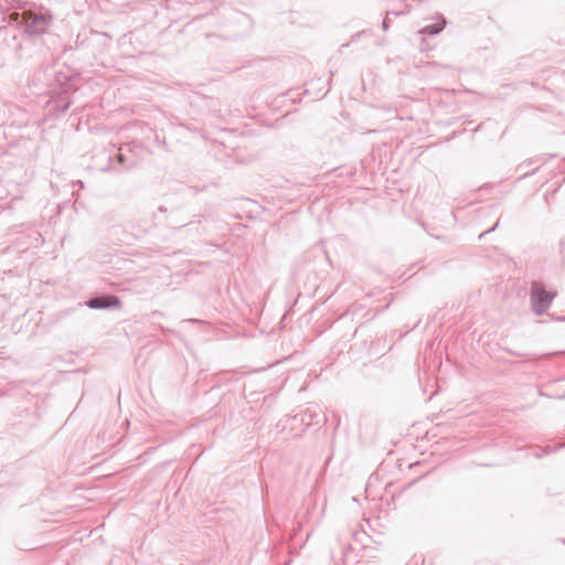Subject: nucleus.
I'll return each mask as SVG.
<instances>
[{
  "label": "nucleus",
  "mask_w": 565,
  "mask_h": 565,
  "mask_svg": "<svg viewBox=\"0 0 565 565\" xmlns=\"http://www.w3.org/2000/svg\"><path fill=\"white\" fill-rule=\"evenodd\" d=\"M51 17L43 13L28 12L24 14L23 22L25 30L30 34H42L46 31Z\"/></svg>",
  "instance_id": "f03ea898"
},
{
  "label": "nucleus",
  "mask_w": 565,
  "mask_h": 565,
  "mask_svg": "<svg viewBox=\"0 0 565 565\" xmlns=\"http://www.w3.org/2000/svg\"><path fill=\"white\" fill-rule=\"evenodd\" d=\"M109 170H110L109 166L103 169V171H109Z\"/></svg>",
  "instance_id": "6e6552de"
},
{
  "label": "nucleus",
  "mask_w": 565,
  "mask_h": 565,
  "mask_svg": "<svg viewBox=\"0 0 565 565\" xmlns=\"http://www.w3.org/2000/svg\"><path fill=\"white\" fill-rule=\"evenodd\" d=\"M498 224H499V222H497V223H495V225H494L493 227H491L490 230L484 231L483 233H481V234L479 235V238H481V237H482L483 235H486L487 233H489V232H491V231H494V228L498 226Z\"/></svg>",
  "instance_id": "39448f33"
},
{
  "label": "nucleus",
  "mask_w": 565,
  "mask_h": 565,
  "mask_svg": "<svg viewBox=\"0 0 565 565\" xmlns=\"http://www.w3.org/2000/svg\"><path fill=\"white\" fill-rule=\"evenodd\" d=\"M556 294L547 291L540 281H533L531 286V306L536 316H542L550 308Z\"/></svg>",
  "instance_id": "f257e3e1"
},
{
  "label": "nucleus",
  "mask_w": 565,
  "mask_h": 565,
  "mask_svg": "<svg viewBox=\"0 0 565 565\" xmlns=\"http://www.w3.org/2000/svg\"><path fill=\"white\" fill-rule=\"evenodd\" d=\"M116 160H117L119 163H124V162H125V156H124V154H121V153H119V154H117Z\"/></svg>",
  "instance_id": "423d86ee"
},
{
  "label": "nucleus",
  "mask_w": 565,
  "mask_h": 565,
  "mask_svg": "<svg viewBox=\"0 0 565 565\" xmlns=\"http://www.w3.org/2000/svg\"><path fill=\"white\" fill-rule=\"evenodd\" d=\"M82 188L84 186L83 182L82 181H78L77 182Z\"/></svg>",
  "instance_id": "1a4fd4ad"
},
{
  "label": "nucleus",
  "mask_w": 565,
  "mask_h": 565,
  "mask_svg": "<svg viewBox=\"0 0 565 565\" xmlns=\"http://www.w3.org/2000/svg\"><path fill=\"white\" fill-rule=\"evenodd\" d=\"M119 303L118 297L109 295L93 297L86 302L87 307L92 309H108L118 307Z\"/></svg>",
  "instance_id": "7ed1b4c3"
},
{
  "label": "nucleus",
  "mask_w": 565,
  "mask_h": 565,
  "mask_svg": "<svg viewBox=\"0 0 565 565\" xmlns=\"http://www.w3.org/2000/svg\"><path fill=\"white\" fill-rule=\"evenodd\" d=\"M445 25H446V20L441 19L437 23H433V24L424 26L420 30V33L425 34V35H435V34H438L439 32H441L443 29L445 28Z\"/></svg>",
  "instance_id": "20e7f679"
},
{
  "label": "nucleus",
  "mask_w": 565,
  "mask_h": 565,
  "mask_svg": "<svg viewBox=\"0 0 565 565\" xmlns=\"http://www.w3.org/2000/svg\"><path fill=\"white\" fill-rule=\"evenodd\" d=\"M383 29H387V22L383 21Z\"/></svg>",
  "instance_id": "0eeeda50"
}]
</instances>
